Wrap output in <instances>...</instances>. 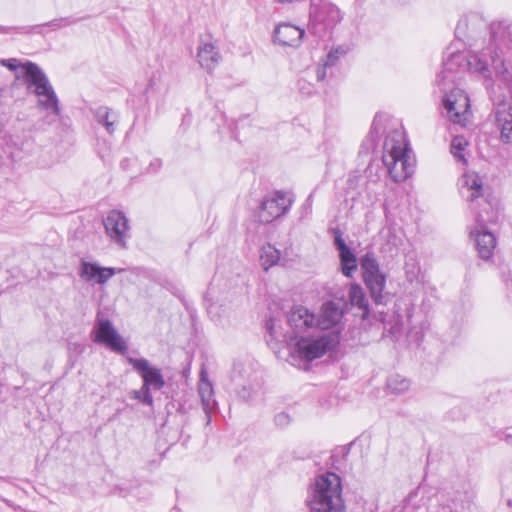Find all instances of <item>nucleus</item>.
I'll return each instance as SVG.
<instances>
[{"label":"nucleus","mask_w":512,"mask_h":512,"mask_svg":"<svg viewBox=\"0 0 512 512\" xmlns=\"http://www.w3.org/2000/svg\"><path fill=\"white\" fill-rule=\"evenodd\" d=\"M512 46V27L504 23L491 25V43L479 53H472L466 58V64L471 71L480 73L483 77L491 76V68L496 73H503L504 48Z\"/></svg>","instance_id":"f257e3e1"},{"label":"nucleus","mask_w":512,"mask_h":512,"mask_svg":"<svg viewBox=\"0 0 512 512\" xmlns=\"http://www.w3.org/2000/svg\"><path fill=\"white\" fill-rule=\"evenodd\" d=\"M307 503L310 512H347L341 478L333 472L317 475L310 486Z\"/></svg>","instance_id":"f03ea898"},{"label":"nucleus","mask_w":512,"mask_h":512,"mask_svg":"<svg viewBox=\"0 0 512 512\" xmlns=\"http://www.w3.org/2000/svg\"><path fill=\"white\" fill-rule=\"evenodd\" d=\"M23 81L27 89L33 88V93L38 97L37 106L48 112L47 123H53L60 115L58 97L47 75L35 63L27 61L22 64Z\"/></svg>","instance_id":"7ed1b4c3"},{"label":"nucleus","mask_w":512,"mask_h":512,"mask_svg":"<svg viewBox=\"0 0 512 512\" xmlns=\"http://www.w3.org/2000/svg\"><path fill=\"white\" fill-rule=\"evenodd\" d=\"M464 188L462 193L471 203L470 208L475 213V225L483 228L487 223H494L498 219V201L491 196L488 187H484L478 175L465 174L463 176Z\"/></svg>","instance_id":"20e7f679"},{"label":"nucleus","mask_w":512,"mask_h":512,"mask_svg":"<svg viewBox=\"0 0 512 512\" xmlns=\"http://www.w3.org/2000/svg\"><path fill=\"white\" fill-rule=\"evenodd\" d=\"M383 163L395 182H402L413 173V163L409 155L404 134L398 130L389 134L384 142Z\"/></svg>","instance_id":"39448f33"},{"label":"nucleus","mask_w":512,"mask_h":512,"mask_svg":"<svg viewBox=\"0 0 512 512\" xmlns=\"http://www.w3.org/2000/svg\"><path fill=\"white\" fill-rule=\"evenodd\" d=\"M287 323L290 330L283 332L275 319L270 318L266 322V330L270 337V340H267L269 344L273 340L277 342H292L300 335L315 330L318 327V318L308 308L297 305L288 312Z\"/></svg>","instance_id":"423d86ee"},{"label":"nucleus","mask_w":512,"mask_h":512,"mask_svg":"<svg viewBox=\"0 0 512 512\" xmlns=\"http://www.w3.org/2000/svg\"><path fill=\"white\" fill-rule=\"evenodd\" d=\"M451 503L447 494L420 486L404 500L403 512H454Z\"/></svg>","instance_id":"0eeeda50"},{"label":"nucleus","mask_w":512,"mask_h":512,"mask_svg":"<svg viewBox=\"0 0 512 512\" xmlns=\"http://www.w3.org/2000/svg\"><path fill=\"white\" fill-rule=\"evenodd\" d=\"M292 347V351L302 360L313 361L322 357L335 345V340L330 335H321L316 338L300 335L292 342H286Z\"/></svg>","instance_id":"6e6552de"},{"label":"nucleus","mask_w":512,"mask_h":512,"mask_svg":"<svg viewBox=\"0 0 512 512\" xmlns=\"http://www.w3.org/2000/svg\"><path fill=\"white\" fill-rule=\"evenodd\" d=\"M94 341L103 344L114 352L124 355L127 352V343L117 332L112 322L100 312L96 316L93 329Z\"/></svg>","instance_id":"1a4fd4ad"},{"label":"nucleus","mask_w":512,"mask_h":512,"mask_svg":"<svg viewBox=\"0 0 512 512\" xmlns=\"http://www.w3.org/2000/svg\"><path fill=\"white\" fill-rule=\"evenodd\" d=\"M293 203L292 197L283 191H275L268 195L261 202L258 218L261 223H271L272 221L285 215Z\"/></svg>","instance_id":"9d476101"},{"label":"nucleus","mask_w":512,"mask_h":512,"mask_svg":"<svg viewBox=\"0 0 512 512\" xmlns=\"http://www.w3.org/2000/svg\"><path fill=\"white\" fill-rule=\"evenodd\" d=\"M447 116L455 124H464L469 114V97L461 89L453 88L442 99Z\"/></svg>","instance_id":"9b49d317"},{"label":"nucleus","mask_w":512,"mask_h":512,"mask_svg":"<svg viewBox=\"0 0 512 512\" xmlns=\"http://www.w3.org/2000/svg\"><path fill=\"white\" fill-rule=\"evenodd\" d=\"M127 362L141 376L145 390H161L165 385V380L161 370L151 366L145 358L127 357Z\"/></svg>","instance_id":"f8f14e48"},{"label":"nucleus","mask_w":512,"mask_h":512,"mask_svg":"<svg viewBox=\"0 0 512 512\" xmlns=\"http://www.w3.org/2000/svg\"><path fill=\"white\" fill-rule=\"evenodd\" d=\"M103 222L106 233L111 240L119 247L125 248L129 231L128 219L125 214L122 211L112 210Z\"/></svg>","instance_id":"ddd939ff"},{"label":"nucleus","mask_w":512,"mask_h":512,"mask_svg":"<svg viewBox=\"0 0 512 512\" xmlns=\"http://www.w3.org/2000/svg\"><path fill=\"white\" fill-rule=\"evenodd\" d=\"M116 270L111 267H101L96 263L82 260L79 267V276L86 282L104 285L113 277Z\"/></svg>","instance_id":"4468645a"},{"label":"nucleus","mask_w":512,"mask_h":512,"mask_svg":"<svg viewBox=\"0 0 512 512\" xmlns=\"http://www.w3.org/2000/svg\"><path fill=\"white\" fill-rule=\"evenodd\" d=\"M471 237L474 238L475 248L479 257L488 260L492 257L496 248V238L492 232L487 230L486 226L479 228L475 225L470 231Z\"/></svg>","instance_id":"2eb2a0df"},{"label":"nucleus","mask_w":512,"mask_h":512,"mask_svg":"<svg viewBox=\"0 0 512 512\" xmlns=\"http://www.w3.org/2000/svg\"><path fill=\"white\" fill-rule=\"evenodd\" d=\"M495 125L500 132V140L512 143V103H499L495 110Z\"/></svg>","instance_id":"dca6fc26"},{"label":"nucleus","mask_w":512,"mask_h":512,"mask_svg":"<svg viewBox=\"0 0 512 512\" xmlns=\"http://www.w3.org/2000/svg\"><path fill=\"white\" fill-rule=\"evenodd\" d=\"M304 30L290 23L279 24L274 31V41L283 46L298 47L304 36Z\"/></svg>","instance_id":"f3484780"},{"label":"nucleus","mask_w":512,"mask_h":512,"mask_svg":"<svg viewBox=\"0 0 512 512\" xmlns=\"http://www.w3.org/2000/svg\"><path fill=\"white\" fill-rule=\"evenodd\" d=\"M310 17L331 25L341 20V13L337 6L332 3L321 2V4H317L316 0H311Z\"/></svg>","instance_id":"a211bd4d"},{"label":"nucleus","mask_w":512,"mask_h":512,"mask_svg":"<svg viewBox=\"0 0 512 512\" xmlns=\"http://www.w3.org/2000/svg\"><path fill=\"white\" fill-rule=\"evenodd\" d=\"M363 278L374 302L376 304H386L388 300V294L384 293L386 287V275L383 272H378Z\"/></svg>","instance_id":"6ab92c4d"},{"label":"nucleus","mask_w":512,"mask_h":512,"mask_svg":"<svg viewBox=\"0 0 512 512\" xmlns=\"http://www.w3.org/2000/svg\"><path fill=\"white\" fill-rule=\"evenodd\" d=\"M198 392L201 397L203 411L207 418L206 423L209 424L211 422V413L216 409L217 403L213 399V386L208 380L204 379L203 373L199 383Z\"/></svg>","instance_id":"aec40b11"},{"label":"nucleus","mask_w":512,"mask_h":512,"mask_svg":"<svg viewBox=\"0 0 512 512\" xmlns=\"http://www.w3.org/2000/svg\"><path fill=\"white\" fill-rule=\"evenodd\" d=\"M198 62L202 68L212 71L220 60V54L212 43H203L198 48Z\"/></svg>","instance_id":"412c9836"},{"label":"nucleus","mask_w":512,"mask_h":512,"mask_svg":"<svg viewBox=\"0 0 512 512\" xmlns=\"http://www.w3.org/2000/svg\"><path fill=\"white\" fill-rule=\"evenodd\" d=\"M342 317V311L334 302H326L322 306L321 319L318 318L317 326L323 329L329 328L337 324Z\"/></svg>","instance_id":"4be33fe9"},{"label":"nucleus","mask_w":512,"mask_h":512,"mask_svg":"<svg viewBox=\"0 0 512 512\" xmlns=\"http://www.w3.org/2000/svg\"><path fill=\"white\" fill-rule=\"evenodd\" d=\"M94 117L96 121L105 127L107 133L113 134L118 122V115L106 106H101L95 109Z\"/></svg>","instance_id":"5701e85b"},{"label":"nucleus","mask_w":512,"mask_h":512,"mask_svg":"<svg viewBox=\"0 0 512 512\" xmlns=\"http://www.w3.org/2000/svg\"><path fill=\"white\" fill-rule=\"evenodd\" d=\"M348 296L351 304L357 306L359 309H362L363 316L366 317L368 315L369 310L366 296L362 287L357 284L351 285Z\"/></svg>","instance_id":"b1692460"},{"label":"nucleus","mask_w":512,"mask_h":512,"mask_svg":"<svg viewBox=\"0 0 512 512\" xmlns=\"http://www.w3.org/2000/svg\"><path fill=\"white\" fill-rule=\"evenodd\" d=\"M341 271L344 276L352 277L357 270V258L351 249L339 253Z\"/></svg>","instance_id":"393cba45"},{"label":"nucleus","mask_w":512,"mask_h":512,"mask_svg":"<svg viewBox=\"0 0 512 512\" xmlns=\"http://www.w3.org/2000/svg\"><path fill=\"white\" fill-rule=\"evenodd\" d=\"M280 251L274 246L267 244L263 246L260 255L261 266L264 270H268L280 260Z\"/></svg>","instance_id":"a878e982"},{"label":"nucleus","mask_w":512,"mask_h":512,"mask_svg":"<svg viewBox=\"0 0 512 512\" xmlns=\"http://www.w3.org/2000/svg\"><path fill=\"white\" fill-rule=\"evenodd\" d=\"M363 277L381 272L376 255L372 251L366 252L360 259Z\"/></svg>","instance_id":"bb28decb"},{"label":"nucleus","mask_w":512,"mask_h":512,"mask_svg":"<svg viewBox=\"0 0 512 512\" xmlns=\"http://www.w3.org/2000/svg\"><path fill=\"white\" fill-rule=\"evenodd\" d=\"M464 59L465 57L460 53L451 54L449 59L443 63L444 69L441 74L437 76V82L440 84V81L451 79L449 74L454 70V66L459 65Z\"/></svg>","instance_id":"cd10ccee"},{"label":"nucleus","mask_w":512,"mask_h":512,"mask_svg":"<svg viewBox=\"0 0 512 512\" xmlns=\"http://www.w3.org/2000/svg\"><path fill=\"white\" fill-rule=\"evenodd\" d=\"M410 382L399 375L391 376L387 381V387L393 393H403L409 389Z\"/></svg>","instance_id":"c85d7f7f"},{"label":"nucleus","mask_w":512,"mask_h":512,"mask_svg":"<svg viewBox=\"0 0 512 512\" xmlns=\"http://www.w3.org/2000/svg\"><path fill=\"white\" fill-rule=\"evenodd\" d=\"M129 397L131 399L137 400L145 405L152 406L153 405V397L151 395L150 390L146 389L142 385L139 390H132L129 393Z\"/></svg>","instance_id":"c756f323"},{"label":"nucleus","mask_w":512,"mask_h":512,"mask_svg":"<svg viewBox=\"0 0 512 512\" xmlns=\"http://www.w3.org/2000/svg\"><path fill=\"white\" fill-rule=\"evenodd\" d=\"M467 144L468 143L464 137H454L451 141V153L454 155V157H456L458 160L465 161L462 151L465 149Z\"/></svg>","instance_id":"7c9ffc66"},{"label":"nucleus","mask_w":512,"mask_h":512,"mask_svg":"<svg viewBox=\"0 0 512 512\" xmlns=\"http://www.w3.org/2000/svg\"><path fill=\"white\" fill-rule=\"evenodd\" d=\"M247 374H248V369L246 368V366L243 363H241V362L234 363L232 373H231L232 381H234L236 384L240 385L241 381L247 376Z\"/></svg>","instance_id":"2f4dec72"},{"label":"nucleus","mask_w":512,"mask_h":512,"mask_svg":"<svg viewBox=\"0 0 512 512\" xmlns=\"http://www.w3.org/2000/svg\"><path fill=\"white\" fill-rule=\"evenodd\" d=\"M372 445V438L369 432H364L359 435L356 439L349 443L347 448H365Z\"/></svg>","instance_id":"473e14b6"},{"label":"nucleus","mask_w":512,"mask_h":512,"mask_svg":"<svg viewBox=\"0 0 512 512\" xmlns=\"http://www.w3.org/2000/svg\"><path fill=\"white\" fill-rule=\"evenodd\" d=\"M76 21L77 20H75V19L66 17V18L54 19V20L48 22L46 25L53 29H58L61 27H66V26L72 25V24L76 23Z\"/></svg>","instance_id":"72a5a7b5"},{"label":"nucleus","mask_w":512,"mask_h":512,"mask_svg":"<svg viewBox=\"0 0 512 512\" xmlns=\"http://www.w3.org/2000/svg\"><path fill=\"white\" fill-rule=\"evenodd\" d=\"M344 53L345 51L341 47L331 50L326 57L325 66H333L339 59V55Z\"/></svg>","instance_id":"f704fd0d"},{"label":"nucleus","mask_w":512,"mask_h":512,"mask_svg":"<svg viewBox=\"0 0 512 512\" xmlns=\"http://www.w3.org/2000/svg\"><path fill=\"white\" fill-rule=\"evenodd\" d=\"M254 395H255V390H253L249 386L243 385L242 388L239 389V391H238V397L246 402L252 400Z\"/></svg>","instance_id":"c9c22d12"},{"label":"nucleus","mask_w":512,"mask_h":512,"mask_svg":"<svg viewBox=\"0 0 512 512\" xmlns=\"http://www.w3.org/2000/svg\"><path fill=\"white\" fill-rule=\"evenodd\" d=\"M334 244H335V247H336V249L338 250L339 253L343 252L345 250L350 249L346 245V243H345V241H344V239L342 237V233L339 230L335 231Z\"/></svg>","instance_id":"e433bc0d"},{"label":"nucleus","mask_w":512,"mask_h":512,"mask_svg":"<svg viewBox=\"0 0 512 512\" xmlns=\"http://www.w3.org/2000/svg\"><path fill=\"white\" fill-rule=\"evenodd\" d=\"M275 424L279 427H285L290 423V416L285 412H280L274 417Z\"/></svg>","instance_id":"4c0bfd02"},{"label":"nucleus","mask_w":512,"mask_h":512,"mask_svg":"<svg viewBox=\"0 0 512 512\" xmlns=\"http://www.w3.org/2000/svg\"><path fill=\"white\" fill-rule=\"evenodd\" d=\"M0 64L2 66H5L7 67L8 69H10L11 71H15L17 69V67H21L22 68V64L23 63H19L17 59L15 58H11V59H4V60H1L0 61Z\"/></svg>","instance_id":"58836bf2"},{"label":"nucleus","mask_w":512,"mask_h":512,"mask_svg":"<svg viewBox=\"0 0 512 512\" xmlns=\"http://www.w3.org/2000/svg\"><path fill=\"white\" fill-rule=\"evenodd\" d=\"M468 24H469L468 18H463L458 22L456 30H455L457 37H460L461 35L465 34V31L468 28Z\"/></svg>","instance_id":"ea45409f"},{"label":"nucleus","mask_w":512,"mask_h":512,"mask_svg":"<svg viewBox=\"0 0 512 512\" xmlns=\"http://www.w3.org/2000/svg\"><path fill=\"white\" fill-rule=\"evenodd\" d=\"M328 66H325V63L323 65H319L316 69V78L318 81H323L326 77V69Z\"/></svg>","instance_id":"a19ab883"},{"label":"nucleus","mask_w":512,"mask_h":512,"mask_svg":"<svg viewBox=\"0 0 512 512\" xmlns=\"http://www.w3.org/2000/svg\"><path fill=\"white\" fill-rule=\"evenodd\" d=\"M504 444L507 446H512V434L505 435Z\"/></svg>","instance_id":"79ce46f5"},{"label":"nucleus","mask_w":512,"mask_h":512,"mask_svg":"<svg viewBox=\"0 0 512 512\" xmlns=\"http://www.w3.org/2000/svg\"><path fill=\"white\" fill-rule=\"evenodd\" d=\"M2 104V89H0V105Z\"/></svg>","instance_id":"37998d69"},{"label":"nucleus","mask_w":512,"mask_h":512,"mask_svg":"<svg viewBox=\"0 0 512 512\" xmlns=\"http://www.w3.org/2000/svg\"><path fill=\"white\" fill-rule=\"evenodd\" d=\"M470 20H477V17L473 16Z\"/></svg>","instance_id":"c03bdc74"}]
</instances>
